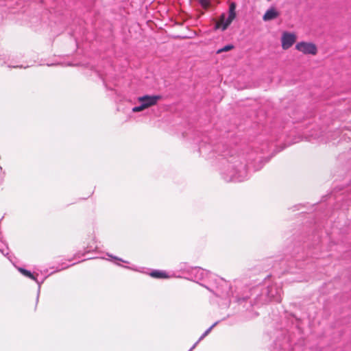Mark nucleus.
Masks as SVG:
<instances>
[{"mask_svg": "<svg viewBox=\"0 0 351 351\" xmlns=\"http://www.w3.org/2000/svg\"><path fill=\"white\" fill-rule=\"evenodd\" d=\"M199 3L201 5L206 9L210 6V1L209 0H199Z\"/></svg>", "mask_w": 351, "mask_h": 351, "instance_id": "nucleus-10", "label": "nucleus"}, {"mask_svg": "<svg viewBox=\"0 0 351 351\" xmlns=\"http://www.w3.org/2000/svg\"><path fill=\"white\" fill-rule=\"evenodd\" d=\"M233 45H226L225 47L221 48V49H219L217 51V53H221L222 52H225V51H230V49H233Z\"/></svg>", "mask_w": 351, "mask_h": 351, "instance_id": "nucleus-8", "label": "nucleus"}, {"mask_svg": "<svg viewBox=\"0 0 351 351\" xmlns=\"http://www.w3.org/2000/svg\"><path fill=\"white\" fill-rule=\"evenodd\" d=\"M20 271L23 274H24L25 276L29 277V278H32L33 280H36L35 277L34 276V275L29 271L26 270L25 269H20Z\"/></svg>", "mask_w": 351, "mask_h": 351, "instance_id": "nucleus-9", "label": "nucleus"}, {"mask_svg": "<svg viewBox=\"0 0 351 351\" xmlns=\"http://www.w3.org/2000/svg\"><path fill=\"white\" fill-rule=\"evenodd\" d=\"M235 9L236 5L234 3H232L229 7L228 16H226V14H222L220 19L216 22L215 29H221L222 31L225 30L235 18Z\"/></svg>", "mask_w": 351, "mask_h": 351, "instance_id": "nucleus-1", "label": "nucleus"}, {"mask_svg": "<svg viewBox=\"0 0 351 351\" xmlns=\"http://www.w3.org/2000/svg\"><path fill=\"white\" fill-rule=\"evenodd\" d=\"M296 40L297 36L295 33L284 32L281 36V46L282 49H289L293 45Z\"/></svg>", "mask_w": 351, "mask_h": 351, "instance_id": "nucleus-4", "label": "nucleus"}, {"mask_svg": "<svg viewBox=\"0 0 351 351\" xmlns=\"http://www.w3.org/2000/svg\"><path fill=\"white\" fill-rule=\"evenodd\" d=\"M150 276L156 278H168V276L166 274L165 271L154 270L151 272Z\"/></svg>", "mask_w": 351, "mask_h": 351, "instance_id": "nucleus-6", "label": "nucleus"}, {"mask_svg": "<svg viewBox=\"0 0 351 351\" xmlns=\"http://www.w3.org/2000/svg\"><path fill=\"white\" fill-rule=\"evenodd\" d=\"M161 97L159 95H144L139 97L138 101L141 103L138 106H135L132 108L134 112L143 111V110L154 106L157 104L158 101L160 99Z\"/></svg>", "mask_w": 351, "mask_h": 351, "instance_id": "nucleus-2", "label": "nucleus"}, {"mask_svg": "<svg viewBox=\"0 0 351 351\" xmlns=\"http://www.w3.org/2000/svg\"><path fill=\"white\" fill-rule=\"evenodd\" d=\"M280 16V12L274 7L269 8L264 15L263 16V20L264 21H269L277 19Z\"/></svg>", "mask_w": 351, "mask_h": 351, "instance_id": "nucleus-5", "label": "nucleus"}, {"mask_svg": "<svg viewBox=\"0 0 351 351\" xmlns=\"http://www.w3.org/2000/svg\"><path fill=\"white\" fill-rule=\"evenodd\" d=\"M216 325V323L214 324L213 325H212L209 328H208L203 334L202 335L199 337V339H198V341L193 346V347L189 350V351H192V350L193 348H195V347L197 346V344L201 341L202 340L210 331L211 330L213 329V328Z\"/></svg>", "mask_w": 351, "mask_h": 351, "instance_id": "nucleus-7", "label": "nucleus"}, {"mask_svg": "<svg viewBox=\"0 0 351 351\" xmlns=\"http://www.w3.org/2000/svg\"><path fill=\"white\" fill-rule=\"evenodd\" d=\"M295 49L305 55L315 56L317 53V47L315 44L309 42H299L295 45Z\"/></svg>", "mask_w": 351, "mask_h": 351, "instance_id": "nucleus-3", "label": "nucleus"}]
</instances>
